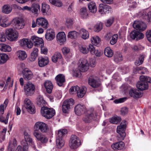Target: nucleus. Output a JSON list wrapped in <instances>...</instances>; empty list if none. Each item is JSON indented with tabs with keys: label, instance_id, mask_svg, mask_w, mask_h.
Listing matches in <instances>:
<instances>
[{
	"label": "nucleus",
	"instance_id": "nucleus-1",
	"mask_svg": "<svg viewBox=\"0 0 151 151\" xmlns=\"http://www.w3.org/2000/svg\"><path fill=\"white\" fill-rule=\"evenodd\" d=\"M34 131L33 132L34 136L38 140L43 143L47 142L48 140V138L44 135L39 132L40 130L42 133H46L48 129L47 124L42 122H36L34 127Z\"/></svg>",
	"mask_w": 151,
	"mask_h": 151
},
{
	"label": "nucleus",
	"instance_id": "nucleus-2",
	"mask_svg": "<svg viewBox=\"0 0 151 151\" xmlns=\"http://www.w3.org/2000/svg\"><path fill=\"white\" fill-rule=\"evenodd\" d=\"M126 127V121L123 120L120 125L117 127L116 132L119 134L117 136V139L119 141L123 140L126 136L125 130Z\"/></svg>",
	"mask_w": 151,
	"mask_h": 151
},
{
	"label": "nucleus",
	"instance_id": "nucleus-3",
	"mask_svg": "<svg viewBox=\"0 0 151 151\" xmlns=\"http://www.w3.org/2000/svg\"><path fill=\"white\" fill-rule=\"evenodd\" d=\"M67 132V130L65 129L58 131L56 139V144L58 148L60 149L64 146L65 143L62 137Z\"/></svg>",
	"mask_w": 151,
	"mask_h": 151
},
{
	"label": "nucleus",
	"instance_id": "nucleus-4",
	"mask_svg": "<svg viewBox=\"0 0 151 151\" xmlns=\"http://www.w3.org/2000/svg\"><path fill=\"white\" fill-rule=\"evenodd\" d=\"M40 111L42 116L47 119H50L52 118L55 114V111L54 109L46 106L42 107Z\"/></svg>",
	"mask_w": 151,
	"mask_h": 151
},
{
	"label": "nucleus",
	"instance_id": "nucleus-5",
	"mask_svg": "<svg viewBox=\"0 0 151 151\" xmlns=\"http://www.w3.org/2000/svg\"><path fill=\"white\" fill-rule=\"evenodd\" d=\"M85 115L83 118V120L86 123L91 122L92 119L96 120L98 119L97 113L94 112H91L90 111L88 110L86 112Z\"/></svg>",
	"mask_w": 151,
	"mask_h": 151
},
{
	"label": "nucleus",
	"instance_id": "nucleus-6",
	"mask_svg": "<svg viewBox=\"0 0 151 151\" xmlns=\"http://www.w3.org/2000/svg\"><path fill=\"white\" fill-rule=\"evenodd\" d=\"M24 94L27 96H31L35 93V87L30 82H28L24 86Z\"/></svg>",
	"mask_w": 151,
	"mask_h": 151
},
{
	"label": "nucleus",
	"instance_id": "nucleus-7",
	"mask_svg": "<svg viewBox=\"0 0 151 151\" xmlns=\"http://www.w3.org/2000/svg\"><path fill=\"white\" fill-rule=\"evenodd\" d=\"M24 134L25 140L22 141L21 144L23 146L24 151H27L28 147V143L33 145V142L30 135L26 131H24Z\"/></svg>",
	"mask_w": 151,
	"mask_h": 151
},
{
	"label": "nucleus",
	"instance_id": "nucleus-8",
	"mask_svg": "<svg viewBox=\"0 0 151 151\" xmlns=\"http://www.w3.org/2000/svg\"><path fill=\"white\" fill-rule=\"evenodd\" d=\"M81 145V140L79 138L75 135H72L69 141V145L71 148H77Z\"/></svg>",
	"mask_w": 151,
	"mask_h": 151
},
{
	"label": "nucleus",
	"instance_id": "nucleus-9",
	"mask_svg": "<svg viewBox=\"0 0 151 151\" xmlns=\"http://www.w3.org/2000/svg\"><path fill=\"white\" fill-rule=\"evenodd\" d=\"M5 34L8 36L9 39L11 41L14 40L18 37V32L14 30L12 28H10L6 29Z\"/></svg>",
	"mask_w": 151,
	"mask_h": 151
},
{
	"label": "nucleus",
	"instance_id": "nucleus-10",
	"mask_svg": "<svg viewBox=\"0 0 151 151\" xmlns=\"http://www.w3.org/2000/svg\"><path fill=\"white\" fill-rule=\"evenodd\" d=\"M74 104V100L70 99L65 100L63 103L62 106V111L63 112L66 113L70 108L71 106Z\"/></svg>",
	"mask_w": 151,
	"mask_h": 151
},
{
	"label": "nucleus",
	"instance_id": "nucleus-11",
	"mask_svg": "<svg viewBox=\"0 0 151 151\" xmlns=\"http://www.w3.org/2000/svg\"><path fill=\"white\" fill-rule=\"evenodd\" d=\"M74 104V100L70 99L65 100L63 103L62 106V111L63 112L66 113L70 108L71 106Z\"/></svg>",
	"mask_w": 151,
	"mask_h": 151
},
{
	"label": "nucleus",
	"instance_id": "nucleus-12",
	"mask_svg": "<svg viewBox=\"0 0 151 151\" xmlns=\"http://www.w3.org/2000/svg\"><path fill=\"white\" fill-rule=\"evenodd\" d=\"M24 106L28 112L31 114L35 112V106L28 99H26L24 100Z\"/></svg>",
	"mask_w": 151,
	"mask_h": 151
},
{
	"label": "nucleus",
	"instance_id": "nucleus-13",
	"mask_svg": "<svg viewBox=\"0 0 151 151\" xmlns=\"http://www.w3.org/2000/svg\"><path fill=\"white\" fill-rule=\"evenodd\" d=\"M31 42L33 43L35 46L39 47L43 46L44 41L42 38H39L35 36H33L31 38Z\"/></svg>",
	"mask_w": 151,
	"mask_h": 151
},
{
	"label": "nucleus",
	"instance_id": "nucleus-14",
	"mask_svg": "<svg viewBox=\"0 0 151 151\" xmlns=\"http://www.w3.org/2000/svg\"><path fill=\"white\" fill-rule=\"evenodd\" d=\"M23 20L22 18L20 17H16L14 18L11 22L14 24L16 27L18 29H20L23 28L24 26L23 24Z\"/></svg>",
	"mask_w": 151,
	"mask_h": 151
},
{
	"label": "nucleus",
	"instance_id": "nucleus-15",
	"mask_svg": "<svg viewBox=\"0 0 151 151\" xmlns=\"http://www.w3.org/2000/svg\"><path fill=\"white\" fill-rule=\"evenodd\" d=\"M133 27L137 30L143 31L147 27L146 24L141 21H135L133 24Z\"/></svg>",
	"mask_w": 151,
	"mask_h": 151
},
{
	"label": "nucleus",
	"instance_id": "nucleus-16",
	"mask_svg": "<svg viewBox=\"0 0 151 151\" xmlns=\"http://www.w3.org/2000/svg\"><path fill=\"white\" fill-rule=\"evenodd\" d=\"M130 37L132 40H138L142 39L144 37L143 34L138 31L134 30L131 32L129 34Z\"/></svg>",
	"mask_w": 151,
	"mask_h": 151
},
{
	"label": "nucleus",
	"instance_id": "nucleus-17",
	"mask_svg": "<svg viewBox=\"0 0 151 151\" xmlns=\"http://www.w3.org/2000/svg\"><path fill=\"white\" fill-rule=\"evenodd\" d=\"M74 111L76 114L78 116L86 113L87 111L85 106L81 104L76 105L75 107Z\"/></svg>",
	"mask_w": 151,
	"mask_h": 151
},
{
	"label": "nucleus",
	"instance_id": "nucleus-18",
	"mask_svg": "<svg viewBox=\"0 0 151 151\" xmlns=\"http://www.w3.org/2000/svg\"><path fill=\"white\" fill-rule=\"evenodd\" d=\"M81 60V63L78 67L79 71L83 72L87 71L88 69L89 64L87 60L86 59H83Z\"/></svg>",
	"mask_w": 151,
	"mask_h": 151
},
{
	"label": "nucleus",
	"instance_id": "nucleus-19",
	"mask_svg": "<svg viewBox=\"0 0 151 151\" xmlns=\"http://www.w3.org/2000/svg\"><path fill=\"white\" fill-rule=\"evenodd\" d=\"M23 78L26 80L31 79L33 76V75L31 70L28 68H25L22 71Z\"/></svg>",
	"mask_w": 151,
	"mask_h": 151
},
{
	"label": "nucleus",
	"instance_id": "nucleus-20",
	"mask_svg": "<svg viewBox=\"0 0 151 151\" xmlns=\"http://www.w3.org/2000/svg\"><path fill=\"white\" fill-rule=\"evenodd\" d=\"M37 23L38 26H42L45 29L47 28L49 26L47 21L45 18L39 17L37 19Z\"/></svg>",
	"mask_w": 151,
	"mask_h": 151
},
{
	"label": "nucleus",
	"instance_id": "nucleus-21",
	"mask_svg": "<svg viewBox=\"0 0 151 151\" xmlns=\"http://www.w3.org/2000/svg\"><path fill=\"white\" fill-rule=\"evenodd\" d=\"M19 45L22 47L27 46L29 48H31L33 46L32 43L30 40L26 38H23L19 41Z\"/></svg>",
	"mask_w": 151,
	"mask_h": 151
},
{
	"label": "nucleus",
	"instance_id": "nucleus-22",
	"mask_svg": "<svg viewBox=\"0 0 151 151\" xmlns=\"http://www.w3.org/2000/svg\"><path fill=\"white\" fill-rule=\"evenodd\" d=\"M111 8L109 6L103 4H100L99 12L101 14L109 13V12L111 11Z\"/></svg>",
	"mask_w": 151,
	"mask_h": 151
},
{
	"label": "nucleus",
	"instance_id": "nucleus-23",
	"mask_svg": "<svg viewBox=\"0 0 151 151\" xmlns=\"http://www.w3.org/2000/svg\"><path fill=\"white\" fill-rule=\"evenodd\" d=\"M49 63V59L47 57H40L38 58V65L40 67L45 66Z\"/></svg>",
	"mask_w": 151,
	"mask_h": 151
},
{
	"label": "nucleus",
	"instance_id": "nucleus-24",
	"mask_svg": "<svg viewBox=\"0 0 151 151\" xmlns=\"http://www.w3.org/2000/svg\"><path fill=\"white\" fill-rule=\"evenodd\" d=\"M56 83L59 86H62L65 81V76L62 74H59L55 78Z\"/></svg>",
	"mask_w": 151,
	"mask_h": 151
},
{
	"label": "nucleus",
	"instance_id": "nucleus-25",
	"mask_svg": "<svg viewBox=\"0 0 151 151\" xmlns=\"http://www.w3.org/2000/svg\"><path fill=\"white\" fill-rule=\"evenodd\" d=\"M41 12L44 15H49L51 14L50 6L45 3L42 4Z\"/></svg>",
	"mask_w": 151,
	"mask_h": 151
},
{
	"label": "nucleus",
	"instance_id": "nucleus-26",
	"mask_svg": "<svg viewBox=\"0 0 151 151\" xmlns=\"http://www.w3.org/2000/svg\"><path fill=\"white\" fill-rule=\"evenodd\" d=\"M55 37V34L54 30L52 29H49L47 30L45 35L46 40L51 41L53 40Z\"/></svg>",
	"mask_w": 151,
	"mask_h": 151
},
{
	"label": "nucleus",
	"instance_id": "nucleus-27",
	"mask_svg": "<svg viewBox=\"0 0 151 151\" xmlns=\"http://www.w3.org/2000/svg\"><path fill=\"white\" fill-rule=\"evenodd\" d=\"M137 88L140 90H144L148 88V83L142 80L138 82L136 85Z\"/></svg>",
	"mask_w": 151,
	"mask_h": 151
},
{
	"label": "nucleus",
	"instance_id": "nucleus-28",
	"mask_svg": "<svg viewBox=\"0 0 151 151\" xmlns=\"http://www.w3.org/2000/svg\"><path fill=\"white\" fill-rule=\"evenodd\" d=\"M57 40L59 42H63L66 40V35L64 32H59L56 36Z\"/></svg>",
	"mask_w": 151,
	"mask_h": 151
},
{
	"label": "nucleus",
	"instance_id": "nucleus-29",
	"mask_svg": "<svg viewBox=\"0 0 151 151\" xmlns=\"http://www.w3.org/2000/svg\"><path fill=\"white\" fill-rule=\"evenodd\" d=\"M44 86L48 93H51L53 88V85L51 81L48 80L46 81L44 83Z\"/></svg>",
	"mask_w": 151,
	"mask_h": 151
},
{
	"label": "nucleus",
	"instance_id": "nucleus-30",
	"mask_svg": "<svg viewBox=\"0 0 151 151\" xmlns=\"http://www.w3.org/2000/svg\"><path fill=\"white\" fill-rule=\"evenodd\" d=\"M124 146V142L120 141L114 143L112 145L111 147L114 150H119L122 149Z\"/></svg>",
	"mask_w": 151,
	"mask_h": 151
},
{
	"label": "nucleus",
	"instance_id": "nucleus-31",
	"mask_svg": "<svg viewBox=\"0 0 151 151\" xmlns=\"http://www.w3.org/2000/svg\"><path fill=\"white\" fill-rule=\"evenodd\" d=\"M89 84L93 88H97L99 86L100 83L99 82L93 78L91 77L88 80Z\"/></svg>",
	"mask_w": 151,
	"mask_h": 151
},
{
	"label": "nucleus",
	"instance_id": "nucleus-32",
	"mask_svg": "<svg viewBox=\"0 0 151 151\" xmlns=\"http://www.w3.org/2000/svg\"><path fill=\"white\" fill-rule=\"evenodd\" d=\"M130 95L134 98L140 97L141 96L140 91L138 90L131 89L129 91Z\"/></svg>",
	"mask_w": 151,
	"mask_h": 151
},
{
	"label": "nucleus",
	"instance_id": "nucleus-33",
	"mask_svg": "<svg viewBox=\"0 0 151 151\" xmlns=\"http://www.w3.org/2000/svg\"><path fill=\"white\" fill-rule=\"evenodd\" d=\"M86 88L84 86L81 88L79 87V89L77 91L78 97L79 98H82L85 94L86 92Z\"/></svg>",
	"mask_w": 151,
	"mask_h": 151
},
{
	"label": "nucleus",
	"instance_id": "nucleus-34",
	"mask_svg": "<svg viewBox=\"0 0 151 151\" xmlns=\"http://www.w3.org/2000/svg\"><path fill=\"white\" fill-rule=\"evenodd\" d=\"M12 8L9 4L4 5L2 7L1 12L2 13L8 14L12 11Z\"/></svg>",
	"mask_w": 151,
	"mask_h": 151
},
{
	"label": "nucleus",
	"instance_id": "nucleus-35",
	"mask_svg": "<svg viewBox=\"0 0 151 151\" xmlns=\"http://www.w3.org/2000/svg\"><path fill=\"white\" fill-rule=\"evenodd\" d=\"M17 55L18 58L22 60H24L27 57L26 52L24 51L21 50L17 52Z\"/></svg>",
	"mask_w": 151,
	"mask_h": 151
},
{
	"label": "nucleus",
	"instance_id": "nucleus-36",
	"mask_svg": "<svg viewBox=\"0 0 151 151\" xmlns=\"http://www.w3.org/2000/svg\"><path fill=\"white\" fill-rule=\"evenodd\" d=\"M92 43L97 46H98L100 45L101 40L100 38L98 36H93L91 39Z\"/></svg>",
	"mask_w": 151,
	"mask_h": 151
},
{
	"label": "nucleus",
	"instance_id": "nucleus-37",
	"mask_svg": "<svg viewBox=\"0 0 151 151\" xmlns=\"http://www.w3.org/2000/svg\"><path fill=\"white\" fill-rule=\"evenodd\" d=\"M89 9L92 13H95L97 11L96 6L95 3L93 2H91L88 5Z\"/></svg>",
	"mask_w": 151,
	"mask_h": 151
},
{
	"label": "nucleus",
	"instance_id": "nucleus-38",
	"mask_svg": "<svg viewBox=\"0 0 151 151\" xmlns=\"http://www.w3.org/2000/svg\"><path fill=\"white\" fill-rule=\"evenodd\" d=\"M80 34L81 37L83 39L86 40L89 37L88 32L84 29H81L80 31Z\"/></svg>",
	"mask_w": 151,
	"mask_h": 151
},
{
	"label": "nucleus",
	"instance_id": "nucleus-39",
	"mask_svg": "<svg viewBox=\"0 0 151 151\" xmlns=\"http://www.w3.org/2000/svg\"><path fill=\"white\" fill-rule=\"evenodd\" d=\"M0 50L4 52H10L12 50L11 47L9 45L4 44H0Z\"/></svg>",
	"mask_w": 151,
	"mask_h": 151
},
{
	"label": "nucleus",
	"instance_id": "nucleus-40",
	"mask_svg": "<svg viewBox=\"0 0 151 151\" xmlns=\"http://www.w3.org/2000/svg\"><path fill=\"white\" fill-rule=\"evenodd\" d=\"M61 58V55L60 52H56L52 57V60L54 63H56L58 60L60 59Z\"/></svg>",
	"mask_w": 151,
	"mask_h": 151
},
{
	"label": "nucleus",
	"instance_id": "nucleus-41",
	"mask_svg": "<svg viewBox=\"0 0 151 151\" xmlns=\"http://www.w3.org/2000/svg\"><path fill=\"white\" fill-rule=\"evenodd\" d=\"M31 12L35 14L37 13L38 10L40 9V6L38 4L34 3L32 4L31 7Z\"/></svg>",
	"mask_w": 151,
	"mask_h": 151
},
{
	"label": "nucleus",
	"instance_id": "nucleus-42",
	"mask_svg": "<svg viewBox=\"0 0 151 151\" xmlns=\"http://www.w3.org/2000/svg\"><path fill=\"white\" fill-rule=\"evenodd\" d=\"M104 53L106 56L110 58L113 55V52L110 48L108 47L105 48Z\"/></svg>",
	"mask_w": 151,
	"mask_h": 151
},
{
	"label": "nucleus",
	"instance_id": "nucleus-43",
	"mask_svg": "<svg viewBox=\"0 0 151 151\" xmlns=\"http://www.w3.org/2000/svg\"><path fill=\"white\" fill-rule=\"evenodd\" d=\"M8 59V56L6 54L0 53V64L6 63Z\"/></svg>",
	"mask_w": 151,
	"mask_h": 151
},
{
	"label": "nucleus",
	"instance_id": "nucleus-44",
	"mask_svg": "<svg viewBox=\"0 0 151 151\" xmlns=\"http://www.w3.org/2000/svg\"><path fill=\"white\" fill-rule=\"evenodd\" d=\"M121 120V118L119 116H114L112 117L110 119V122L114 124H117Z\"/></svg>",
	"mask_w": 151,
	"mask_h": 151
},
{
	"label": "nucleus",
	"instance_id": "nucleus-45",
	"mask_svg": "<svg viewBox=\"0 0 151 151\" xmlns=\"http://www.w3.org/2000/svg\"><path fill=\"white\" fill-rule=\"evenodd\" d=\"M102 28V23L100 22L97 23L94 27L93 30L94 31L99 32L100 31Z\"/></svg>",
	"mask_w": 151,
	"mask_h": 151
},
{
	"label": "nucleus",
	"instance_id": "nucleus-46",
	"mask_svg": "<svg viewBox=\"0 0 151 151\" xmlns=\"http://www.w3.org/2000/svg\"><path fill=\"white\" fill-rule=\"evenodd\" d=\"M79 50L83 54H87L89 52L88 47L85 45L80 46L79 47Z\"/></svg>",
	"mask_w": 151,
	"mask_h": 151
},
{
	"label": "nucleus",
	"instance_id": "nucleus-47",
	"mask_svg": "<svg viewBox=\"0 0 151 151\" xmlns=\"http://www.w3.org/2000/svg\"><path fill=\"white\" fill-rule=\"evenodd\" d=\"M81 17L83 18H86L88 16L87 9L86 8H83L81 9L80 12Z\"/></svg>",
	"mask_w": 151,
	"mask_h": 151
},
{
	"label": "nucleus",
	"instance_id": "nucleus-48",
	"mask_svg": "<svg viewBox=\"0 0 151 151\" xmlns=\"http://www.w3.org/2000/svg\"><path fill=\"white\" fill-rule=\"evenodd\" d=\"M38 55V49L37 48H33L31 53V56L33 60H35Z\"/></svg>",
	"mask_w": 151,
	"mask_h": 151
},
{
	"label": "nucleus",
	"instance_id": "nucleus-49",
	"mask_svg": "<svg viewBox=\"0 0 151 151\" xmlns=\"http://www.w3.org/2000/svg\"><path fill=\"white\" fill-rule=\"evenodd\" d=\"M150 13L149 14H147L145 12H142V18L146 19L147 21H149L151 22V14Z\"/></svg>",
	"mask_w": 151,
	"mask_h": 151
},
{
	"label": "nucleus",
	"instance_id": "nucleus-50",
	"mask_svg": "<svg viewBox=\"0 0 151 151\" xmlns=\"http://www.w3.org/2000/svg\"><path fill=\"white\" fill-rule=\"evenodd\" d=\"M46 102L44 100L43 97L42 96H39L37 101V104L40 106L45 105Z\"/></svg>",
	"mask_w": 151,
	"mask_h": 151
},
{
	"label": "nucleus",
	"instance_id": "nucleus-51",
	"mask_svg": "<svg viewBox=\"0 0 151 151\" xmlns=\"http://www.w3.org/2000/svg\"><path fill=\"white\" fill-rule=\"evenodd\" d=\"M145 57L143 55H141L139 57L138 59L136 60L135 62L136 65H139L142 64L143 62Z\"/></svg>",
	"mask_w": 151,
	"mask_h": 151
},
{
	"label": "nucleus",
	"instance_id": "nucleus-52",
	"mask_svg": "<svg viewBox=\"0 0 151 151\" xmlns=\"http://www.w3.org/2000/svg\"><path fill=\"white\" fill-rule=\"evenodd\" d=\"M73 21L70 18H68L66 19L65 24L68 28H71L73 24Z\"/></svg>",
	"mask_w": 151,
	"mask_h": 151
},
{
	"label": "nucleus",
	"instance_id": "nucleus-53",
	"mask_svg": "<svg viewBox=\"0 0 151 151\" xmlns=\"http://www.w3.org/2000/svg\"><path fill=\"white\" fill-rule=\"evenodd\" d=\"M114 59L116 62L121 61L122 60V55L118 53H115L114 56Z\"/></svg>",
	"mask_w": 151,
	"mask_h": 151
},
{
	"label": "nucleus",
	"instance_id": "nucleus-54",
	"mask_svg": "<svg viewBox=\"0 0 151 151\" xmlns=\"http://www.w3.org/2000/svg\"><path fill=\"white\" fill-rule=\"evenodd\" d=\"M78 34V33L76 31H70L68 33V37L70 38L71 39L77 37Z\"/></svg>",
	"mask_w": 151,
	"mask_h": 151
},
{
	"label": "nucleus",
	"instance_id": "nucleus-55",
	"mask_svg": "<svg viewBox=\"0 0 151 151\" xmlns=\"http://www.w3.org/2000/svg\"><path fill=\"white\" fill-rule=\"evenodd\" d=\"M139 78L140 80H142L145 82L151 83V78L148 76H140Z\"/></svg>",
	"mask_w": 151,
	"mask_h": 151
},
{
	"label": "nucleus",
	"instance_id": "nucleus-56",
	"mask_svg": "<svg viewBox=\"0 0 151 151\" xmlns=\"http://www.w3.org/2000/svg\"><path fill=\"white\" fill-rule=\"evenodd\" d=\"M118 38V35L117 34H114L113 35L112 38L110 41V44L112 45H114L115 44L117 41Z\"/></svg>",
	"mask_w": 151,
	"mask_h": 151
},
{
	"label": "nucleus",
	"instance_id": "nucleus-57",
	"mask_svg": "<svg viewBox=\"0 0 151 151\" xmlns=\"http://www.w3.org/2000/svg\"><path fill=\"white\" fill-rule=\"evenodd\" d=\"M114 21V18L113 17H111L108 19L105 23V25L106 27H109L111 26Z\"/></svg>",
	"mask_w": 151,
	"mask_h": 151
},
{
	"label": "nucleus",
	"instance_id": "nucleus-58",
	"mask_svg": "<svg viewBox=\"0 0 151 151\" xmlns=\"http://www.w3.org/2000/svg\"><path fill=\"white\" fill-rule=\"evenodd\" d=\"M2 17H0V26L3 27H6L9 26L11 24V22H9L7 23H4Z\"/></svg>",
	"mask_w": 151,
	"mask_h": 151
},
{
	"label": "nucleus",
	"instance_id": "nucleus-59",
	"mask_svg": "<svg viewBox=\"0 0 151 151\" xmlns=\"http://www.w3.org/2000/svg\"><path fill=\"white\" fill-rule=\"evenodd\" d=\"M127 99V98L124 97L122 98H120L118 99L115 100L114 102L116 104H118L119 103H122L125 101Z\"/></svg>",
	"mask_w": 151,
	"mask_h": 151
},
{
	"label": "nucleus",
	"instance_id": "nucleus-60",
	"mask_svg": "<svg viewBox=\"0 0 151 151\" xmlns=\"http://www.w3.org/2000/svg\"><path fill=\"white\" fill-rule=\"evenodd\" d=\"M88 50L89 51H90V52L93 55L94 54V52L96 50L95 48H94V46L91 44L89 45Z\"/></svg>",
	"mask_w": 151,
	"mask_h": 151
},
{
	"label": "nucleus",
	"instance_id": "nucleus-61",
	"mask_svg": "<svg viewBox=\"0 0 151 151\" xmlns=\"http://www.w3.org/2000/svg\"><path fill=\"white\" fill-rule=\"evenodd\" d=\"M6 128L4 129L1 132V133L0 135V137L3 140L5 138L6 133Z\"/></svg>",
	"mask_w": 151,
	"mask_h": 151
},
{
	"label": "nucleus",
	"instance_id": "nucleus-62",
	"mask_svg": "<svg viewBox=\"0 0 151 151\" xmlns=\"http://www.w3.org/2000/svg\"><path fill=\"white\" fill-rule=\"evenodd\" d=\"M128 112V110L127 108L123 107L121 110V114L122 115H124L127 113Z\"/></svg>",
	"mask_w": 151,
	"mask_h": 151
},
{
	"label": "nucleus",
	"instance_id": "nucleus-63",
	"mask_svg": "<svg viewBox=\"0 0 151 151\" xmlns=\"http://www.w3.org/2000/svg\"><path fill=\"white\" fill-rule=\"evenodd\" d=\"M62 52L64 55H66L70 52V49L68 47H64L62 49Z\"/></svg>",
	"mask_w": 151,
	"mask_h": 151
},
{
	"label": "nucleus",
	"instance_id": "nucleus-64",
	"mask_svg": "<svg viewBox=\"0 0 151 151\" xmlns=\"http://www.w3.org/2000/svg\"><path fill=\"white\" fill-rule=\"evenodd\" d=\"M146 35L148 40L151 42V30L147 31Z\"/></svg>",
	"mask_w": 151,
	"mask_h": 151
}]
</instances>
